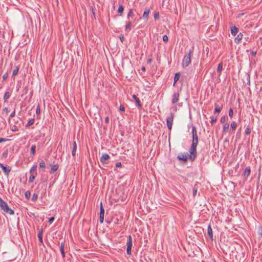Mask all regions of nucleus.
I'll use <instances>...</instances> for the list:
<instances>
[{"label": "nucleus", "mask_w": 262, "mask_h": 262, "mask_svg": "<svg viewBox=\"0 0 262 262\" xmlns=\"http://www.w3.org/2000/svg\"><path fill=\"white\" fill-rule=\"evenodd\" d=\"M7 75H3V79H5L6 78H7Z\"/></svg>", "instance_id": "0e129e2a"}, {"label": "nucleus", "mask_w": 262, "mask_h": 262, "mask_svg": "<svg viewBox=\"0 0 262 262\" xmlns=\"http://www.w3.org/2000/svg\"><path fill=\"white\" fill-rule=\"evenodd\" d=\"M229 124L227 123H225L223 126V131H226V130L228 129Z\"/></svg>", "instance_id": "37998d69"}, {"label": "nucleus", "mask_w": 262, "mask_h": 262, "mask_svg": "<svg viewBox=\"0 0 262 262\" xmlns=\"http://www.w3.org/2000/svg\"><path fill=\"white\" fill-rule=\"evenodd\" d=\"M110 156L107 154H103L100 159V162L103 164H106V161L110 159Z\"/></svg>", "instance_id": "6e6552de"}, {"label": "nucleus", "mask_w": 262, "mask_h": 262, "mask_svg": "<svg viewBox=\"0 0 262 262\" xmlns=\"http://www.w3.org/2000/svg\"><path fill=\"white\" fill-rule=\"evenodd\" d=\"M38 198V195L37 193H34L32 197V201L34 202H36Z\"/></svg>", "instance_id": "c756f323"}, {"label": "nucleus", "mask_w": 262, "mask_h": 262, "mask_svg": "<svg viewBox=\"0 0 262 262\" xmlns=\"http://www.w3.org/2000/svg\"><path fill=\"white\" fill-rule=\"evenodd\" d=\"M177 159L179 160H182L184 162H186L188 159V156L186 155L181 153L178 155Z\"/></svg>", "instance_id": "9b49d317"}, {"label": "nucleus", "mask_w": 262, "mask_h": 262, "mask_svg": "<svg viewBox=\"0 0 262 262\" xmlns=\"http://www.w3.org/2000/svg\"><path fill=\"white\" fill-rule=\"evenodd\" d=\"M40 108L39 105L38 104L36 109V114L37 115H39V114H40Z\"/></svg>", "instance_id": "de8ad7c7"}, {"label": "nucleus", "mask_w": 262, "mask_h": 262, "mask_svg": "<svg viewBox=\"0 0 262 262\" xmlns=\"http://www.w3.org/2000/svg\"><path fill=\"white\" fill-rule=\"evenodd\" d=\"M236 123L235 122H232L231 123V128H232V129L233 130H235L236 129Z\"/></svg>", "instance_id": "473e14b6"}, {"label": "nucleus", "mask_w": 262, "mask_h": 262, "mask_svg": "<svg viewBox=\"0 0 262 262\" xmlns=\"http://www.w3.org/2000/svg\"><path fill=\"white\" fill-rule=\"evenodd\" d=\"M168 36L166 35H164L163 36V41L167 42L168 41Z\"/></svg>", "instance_id": "09e8293b"}, {"label": "nucleus", "mask_w": 262, "mask_h": 262, "mask_svg": "<svg viewBox=\"0 0 262 262\" xmlns=\"http://www.w3.org/2000/svg\"><path fill=\"white\" fill-rule=\"evenodd\" d=\"M151 61H152L151 58H149V59H148L147 60V63H150V62H151Z\"/></svg>", "instance_id": "052dcab7"}, {"label": "nucleus", "mask_w": 262, "mask_h": 262, "mask_svg": "<svg viewBox=\"0 0 262 262\" xmlns=\"http://www.w3.org/2000/svg\"><path fill=\"white\" fill-rule=\"evenodd\" d=\"M245 40L246 42H245L244 43V45L246 44L247 42H250L251 41V38L247 36V37H245Z\"/></svg>", "instance_id": "49530a36"}, {"label": "nucleus", "mask_w": 262, "mask_h": 262, "mask_svg": "<svg viewBox=\"0 0 262 262\" xmlns=\"http://www.w3.org/2000/svg\"><path fill=\"white\" fill-rule=\"evenodd\" d=\"M8 140H9V139H7L6 138H0V143L3 142H6Z\"/></svg>", "instance_id": "3c124183"}, {"label": "nucleus", "mask_w": 262, "mask_h": 262, "mask_svg": "<svg viewBox=\"0 0 262 262\" xmlns=\"http://www.w3.org/2000/svg\"><path fill=\"white\" fill-rule=\"evenodd\" d=\"M180 97V93L178 92H174L172 96L171 103L172 104L177 103Z\"/></svg>", "instance_id": "39448f33"}, {"label": "nucleus", "mask_w": 262, "mask_h": 262, "mask_svg": "<svg viewBox=\"0 0 262 262\" xmlns=\"http://www.w3.org/2000/svg\"><path fill=\"white\" fill-rule=\"evenodd\" d=\"M223 69V63L222 62L218 64L217 68V72L219 73H220Z\"/></svg>", "instance_id": "bb28decb"}, {"label": "nucleus", "mask_w": 262, "mask_h": 262, "mask_svg": "<svg viewBox=\"0 0 262 262\" xmlns=\"http://www.w3.org/2000/svg\"><path fill=\"white\" fill-rule=\"evenodd\" d=\"M249 129L247 128L245 130V131H249Z\"/></svg>", "instance_id": "774afa93"}, {"label": "nucleus", "mask_w": 262, "mask_h": 262, "mask_svg": "<svg viewBox=\"0 0 262 262\" xmlns=\"http://www.w3.org/2000/svg\"><path fill=\"white\" fill-rule=\"evenodd\" d=\"M234 114L233 110L230 108L229 111V116L230 118H232Z\"/></svg>", "instance_id": "4c0bfd02"}, {"label": "nucleus", "mask_w": 262, "mask_h": 262, "mask_svg": "<svg viewBox=\"0 0 262 262\" xmlns=\"http://www.w3.org/2000/svg\"><path fill=\"white\" fill-rule=\"evenodd\" d=\"M54 217L53 216L51 217L49 220V222L50 223V224H52L53 223V222L54 221Z\"/></svg>", "instance_id": "603ef678"}, {"label": "nucleus", "mask_w": 262, "mask_h": 262, "mask_svg": "<svg viewBox=\"0 0 262 262\" xmlns=\"http://www.w3.org/2000/svg\"><path fill=\"white\" fill-rule=\"evenodd\" d=\"M60 251L62 255V257L63 258L65 257V252L64 249V243H61L60 246Z\"/></svg>", "instance_id": "a211bd4d"}, {"label": "nucleus", "mask_w": 262, "mask_h": 262, "mask_svg": "<svg viewBox=\"0 0 262 262\" xmlns=\"http://www.w3.org/2000/svg\"><path fill=\"white\" fill-rule=\"evenodd\" d=\"M226 117L225 116H222L220 119V122L222 123H224L226 122Z\"/></svg>", "instance_id": "c03bdc74"}, {"label": "nucleus", "mask_w": 262, "mask_h": 262, "mask_svg": "<svg viewBox=\"0 0 262 262\" xmlns=\"http://www.w3.org/2000/svg\"><path fill=\"white\" fill-rule=\"evenodd\" d=\"M34 119H31L28 121L26 126H29L32 125L34 123Z\"/></svg>", "instance_id": "c9c22d12"}, {"label": "nucleus", "mask_w": 262, "mask_h": 262, "mask_svg": "<svg viewBox=\"0 0 262 262\" xmlns=\"http://www.w3.org/2000/svg\"><path fill=\"white\" fill-rule=\"evenodd\" d=\"M192 131H196V128L195 127V126H193L192 125Z\"/></svg>", "instance_id": "680f3d73"}, {"label": "nucleus", "mask_w": 262, "mask_h": 262, "mask_svg": "<svg viewBox=\"0 0 262 262\" xmlns=\"http://www.w3.org/2000/svg\"><path fill=\"white\" fill-rule=\"evenodd\" d=\"M115 165H116V167H119L121 166L122 164H121V162H117V163H116Z\"/></svg>", "instance_id": "5fc2aeb1"}, {"label": "nucleus", "mask_w": 262, "mask_h": 262, "mask_svg": "<svg viewBox=\"0 0 262 262\" xmlns=\"http://www.w3.org/2000/svg\"><path fill=\"white\" fill-rule=\"evenodd\" d=\"M36 146L35 145H32L31 147V153L32 155H34L35 153Z\"/></svg>", "instance_id": "7c9ffc66"}, {"label": "nucleus", "mask_w": 262, "mask_h": 262, "mask_svg": "<svg viewBox=\"0 0 262 262\" xmlns=\"http://www.w3.org/2000/svg\"><path fill=\"white\" fill-rule=\"evenodd\" d=\"M18 70H19V68L18 67H17L16 68V69L13 70V73H12V76H14L18 74Z\"/></svg>", "instance_id": "e433bc0d"}, {"label": "nucleus", "mask_w": 262, "mask_h": 262, "mask_svg": "<svg viewBox=\"0 0 262 262\" xmlns=\"http://www.w3.org/2000/svg\"><path fill=\"white\" fill-rule=\"evenodd\" d=\"M0 167L2 169L3 172L6 176H8L11 171V168L9 166H4L3 164L0 163Z\"/></svg>", "instance_id": "0eeeda50"}, {"label": "nucleus", "mask_w": 262, "mask_h": 262, "mask_svg": "<svg viewBox=\"0 0 262 262\" xmlns=\"http://www.w3.org/2000/svg\"><path fill=\"white\" fill-rule=\"evenodd\" d=\"M134 16V12L133 9H129L128 13L127 15V18L129 19L130 17H132Z\"/></svg>", "instance_id": "a878e982"}, {"label": "nucleus", "mask_w": 262, "mask_h": 262, "mask_svg": "<svg viewBox=\"0 0 262 262\" xmlns=\"http://www.w3.org/2000/svg\"><path fill=\"white\" fill-rule=\"evenodd\" d=\"M119 39L121 40V41L122 42L124 40V37L123 34H120L119 35Z\"/></svg>", "instance_id": "8fccbe9b"}, {"label": "nucleus", "mask_w": 262, "mask_h": 262, "mask_svg": "<svg viewBox=\"0 0 262 262\" xmlns=\"http://www.w3.org/2000/svg\"><path fill=\"white\" fill-rule=\"evenodd\" d=\"M119 111L120 112H125V107L123 104H120L119 106Z\"/></svg>", "instance_id": "79ce46f5"}, {"label": "nucleus", "mask_w": 262, "mask_h": 262, "mask_svg": "<svg viewBox=\"0 0 262 262\" xmlns=\"http://www.w3.org/2000/svg\"><path fill=\"white\" fill-rule=\"evenodd\" d=\"M190 154L189 155L188 158L190 161H193L196 157V146L191 145L189 150Z\"/></svg>", "instance_id": "f03ea898"}, {"label": "nucleus", "mask_w": 262, "mask_h": 262, "mask_svg": "<svg viewBox=\"0 0 262 262\" xmlns=\"http://www.w3.org/2000/svg\"><path fill=\"white\" fill-rule=\"evenodd\" d=\"M182 103H178V104H177V105H178V106H182Z\"/></svg>", "instance_id": "69168bd1"}, {"label": "nucleus", "mask_w": 262, "mask_h": 262, "mask_svg": "<svg viewBox=\"0 0 262 262\" xmlns=\"http://www.w3.org/2000/svg\"><path fill=\"white\" fill-rule=\"evenodd\" d=\"M7 155H8L7 151H5L3 153V157H7Z\"/></svg>", "instance_id": "bf43d9fd"}, {"label": "nucleus", "mask_w": 262, "mask_h": 262, "mask_svg": "<svg viewBox=\"0 0 262 262\" xmlns=\"http://www.w3.org/2000/svg\"><path fill=\"white\" fill-rule=\"evenodd\" d=\"M193 53V47L190 49L188 54H186L183 59L182 66L183 68L187 67L191 63V57Z\"/></svg>", "instance_id": "f257e3e1"}, {"label": "nucleus", "mask_w": 262, "mask_h": 262, "mask_svg": "<svg viewBox=\"0 0 262 262\" xmlns=\"http://www.w3.org/2000/svg\"><path fill=\"white\" fill-rule=\"evenodd\" d=\"M3 111L6 112V114H7L9 112V109L8 107H6L3 108Z\"/></svg>", "instance_id": "864d4df0"}, {"label": "nucleus", "mask_w": 262, "mask_h": 262, "mask_svg": "<svg viewBox=\"0 0 262 262\" xmlns=\"http://www.w3.org/2000/svg\"><path fill=\"white\" fill-rule=\"evenodd\" d=\"M256 51H252L251 53V54L252 56H255L256 54Z\"/></svg>", "instance_id": "4d7b16f0"}, {"label": "nucleus", "mask_w": 262, "mask_h": 262, "mask_svg": "<svg viewBox=\"0 0 262 262\" xmlns=\"http://www.w3.org/2000/svg\"><path fill=\"white\" fill-rule=\"evenodd\" d=\"M230 30L232 35L234 36L237 33L238 31V28L235 26H232V27H231Z\"/></svg>", "instance_id": "f3484780"}, {"label": "nucleus", "mask_w": 262, "mask_h": 262, "mask_svg": "<svg viewBox=\"0 0 262 262\" xmlns=\"http://www.w3.org/2000/svg\"><path fill=\"white\" fill-rule=\"evenodd\" d=\"M124 10V7L122 4H119V8L118 9V13L120 14V15L121 16Z\"/></svg>", "instance_id": "4be33fe9"}, {"label": "nucleus", "mask_w": 262, "mask_h": 262, "mask_svg": "<svg viewBox=\"0 0 262 262\" xmlns=\"http://www.w3.org/2000/svg\"><path fill=\"white\" fill-rule=\"evenodd\" d=\"M133 98L135 101L136 106H137L139 109H141L142 104L140 102L139 98L136 95H133Z\"/></svg>", "instance_id": "9d476101"}, {"label": "nucleus", "mask_w": 262, "mask_h": 262, "mask_svg": "<svg viewBox=\"0 0 262 262\" xmlns=\"http://www.w3.org/2000/svg\"><path fill=\"white\" fill-rule=\"evenodd\" d=\"M197 190H198V187H197V185H195L193 187V189H192V193H193V196H195L196 194V193H197Z\"/></svg>", "instance_id": "cd10ccee"}, {"label": "nucleus", "mask_w": 262, "mask_h": 262, "mask_svg": "<svg viewBox=\"0 0 262 262\" xmlns=\"http://www.w3.org/2000/svg\"><path fill=\"white\" fill-rule=\"evenodd\" d=\"M173 113H171L170 116L167 117L166 118V122H167V126L168 129L170 130L172 128V125L173 121Z\"/></svg>", "instance_id": "7ed1b4c3"}, {"label": "nucleus", "mask_w": 262, "mask_h": 262, "mask_svg": "<svg viewBox=\"0 0 262 262\" xmlns=\"http://www.w3.org/2000/svg\"><path fill=\"white\" fill-rule=\"evenodd\" d=\"M127 246L132 247L133 243H132V238L130 235H129L127 237V241L126 243Z\"/></svg>", "instance_id": "412c9836"}, {"label": "nucleus", "mask_w": 262, "mask_h": 262, "mask_svg": "<svg viewBox=\"0 0 262 262\" xmlns=\"http://www.w3.org/2000/svg\"><path fill=\"white\" fill-rule=\"evenodd\" d=\"M10 93L9 92H6L4 96V100L5 102H6L7 100L10 98Z\"/></svg>", "instance_id": "5701e85b"}, {"label": "nucleus", "mask_w": 262, "mask_h": 262, "mask_svg": "<svg viewBox=\"0 0 262 262\" xmlns=\"http://www.w3.org/2000/svg\"><path fill=\"white\" fill-rule=\"evenodd\" d=\"M104 209L102 206V203H100V212H99V221L102 223L104 221Z\"/></svg>", "instance_id": "20e7f679"}, {"label": "nucleus", "mask_w": 262, "mask_h": 262, "mask_svg": "<svg viewBox=\"0 0 262 262\" xmlns=\"http://www.w3.org/2000/svg\"><path fill=\"white\" fill-rule=\"evenodd\" d=\"M105 122L107 124L109 122V117L108 116L105 118Z\"/></svg>", "instance_id": "6e6d98bb"}, {"label": "nucleus", "mask_w": 262, "mask_h": 262, "mask_svg": "<svg viewBox=\"0 0 262 262\" xmlns=\"http://www.w3.org/2000/svg\"><path fill=\"white\" fill-rule=\"evenodd\" d=\"M142 70L143 71H145V68L144 67H142V68H141Z\"/></svg>", "instance_id": "e2e57ef3"}, {"label": "nucleus", "mask_w": 262, "mask_h": 262, "mask_svg": "<svg viewBox=\"0 0 262 262\" xmlns=\"http://www.w3.org/2000/svg\"><path fill=\"white\" fill-rule=\"evenodd\" d=\"M215 108L214 111V114L217 113L219 114L223 108V104H220L217 103H215L214 104Z\"/></svg>", "instance_id": "1a4fd4ad"}, {"label": "nucleus", "mask_w": 262, "mask_h": 262, "mask_svg": "<svg viewBox=\"0 0 262 262\" xmlns=\"http://www.w3.org/2000/svg\"><path fill=\"white\" fill-rule=\"evenodd\" d=\"M51 173L55 172L57 170L58 168V166L57 165H51Z\"/></svg>", "instance_id": "393cba45"}, {"label": "nucleus", "mask_w": 262, "mask_h": 262, "mask_svg": "<svg viewBox=\"0 0 262 262\" xmlns=\"http://www.w3.org/2000/svg\"><path fill=\"white\" fill-rule=\"evenodd\" d=\"M15 111H14L13 112H12L11 113V114L10 115V117L12 118L15 116Z\"/></svg>", "instance_id": "13d9d810"}, {"label": "nucleus", "mask_w": 262, "mask_h": 262, "mask_svg": "<svg viewBox=\"0 0 262 262\" xmlns=\"http://www.w3.org/2000/svg\"><path fill=\"white\" fill-rule=\"evenodd\" d=\"M251 132H246V135H249Z\"/></svg>", "instance_id": "338daca9"}, {"label": "nucleus", "mask_w": 262, "mask_h": 262, "mask_svg": "<svg viewBox=\"0 0 262 262\" xmlns=\"http://www.w3.org/2000/svg\"><path fill=\"white\" fill-rule=\"evenodd\" d=\"M76 150H77V144H76V141H74L73 142V149L72 151V155L73 157H74L75 156Z\"/></svg>", "instance_id": "6ab92c4d"}, {"label": "nucleus", "mask_w": 262, "mask_h": 262, "mask_svg": "<svg viewBox=\"0 0 262 262\" xmlns=\"http://www.w3.org/2000/svg\"><path fill=\"white\" fill-rule=\"evenodd\" d=\"M42 230H41L38 233V237L39 241L40 243H42Z\"/></svg>", "instance_id": "c85d7f7f"}, {"label": "nucleus", "mask_w": 262, "mask_h": 262, "mask_svg": "<svg viewBox=\"0 0 262 262\" xmlns=\"http://www.w3.org/2000/svg\"><path fill=\"white\" fill-rule=\"evenodd\" d=\"M132 247L127 246L126 253L129 255L132 254Z\"/></svg>", "instance_id": "f704fd0d"}, {"label": "nucleus", "mask_w": 262, "mask_h": 262, "mask_svg": "<svg viewBox=\"0 0 262 262\" xmlns=\"http://www.w3.org/2000/svg\"><path fill=\"white\" fill-rule=\"evenodd\" d=\"M217 120V117H213L212 116L211 117V123L212 125H213L214 123H215Z\"/></svg>", "instance_id": "72a5a7b5"}, {"label": "nucleus", "mask_w": 262, "mask_h": 262, "mask_svg": "<svg viewBox=\"0 0 262 262\" xmlns=\"http://www.w3.org/2000/svg\"><path fill=\"white\" fill-rule=\"evenodd\" d=\"M192 141L191 145L197 146L198 143V136L197 132H192Z\"/></svg>", "instance_id": "423d86ee"}, {"label": "nucleus", "mask_w": 262, "mask_h": 262, "mask_svg": "<svg viewBox=\"0 0 262 262\" xmlns=\"http://www.w3.org/2000/svg\"><path fill=\"white\" fill-rule=\"evenodd\" d=\"M207 234H208V236L209 237V238L211 240H213V231H212V229L211 228L210 224H209L207 227Z\"/></svg>", "instance_id": "f8f14e48"}, {"label": "nucleus", "mask_w": 262, "mask_h": 262, "mask_svg": "<svg viewBox=\"0 0 262 262\" xmlns=\"http://www.w3.org/2000/svg\"><path fill=\"white\" fill-rule=\"evenodd\" d=\"M180 77V73H177L175 74L174 77V84L179 80Z\"/></svg>", "instance_id": "b1692460"}, {"label": "nucleus", "mask_w": 262, "mask_h": 262, "mask_svg": "<svg viewBox=\"0 0 262 262\" xmlns=\"http://www.w3.org/2000/svg\"><path fill=\"white\" fill-rule=\"evenodd\" d=\"M132 26V23L131 21L129 20L126 21V25L125 26V31L127 32L130 31V30H131Z\"/></svg>", "instance_id": "ddd939ff"}, {"label": "nucleus", "mask_w": 262, "mask_h": 262, "mask_svg": "<svg viewBox=\"0 0 262 262\" xmlns=\"http://www.w3.org/2000/svg\"><path fill=\"white\" fill-rule=\"evenodd\" d=\"M149 12H150L149 8L148 7H146L144 9V13L143 14V18L147 19L148 18V15H149Z\"/></svg>", "instance_id": "2eb2a0df"}, {"label": "nucleus", "mask_w": 262, "mask_h": 262, "mask_svg": "<svg viewBox=\"0 0 262 262\" xmlns=\"http://www.w3.org/2000/svg\"><path fill=\"white\" fill-rule=\"evenodd\" d=\"M31 194L29 191H27L25 192V196L26 199H29L30 197Z\"/></svg>", "instance_id": "a19ab883"}, {"label": "nucleus", "mask_w": 262, "mask_h": 262, "mask_svg": "<svg viewBox=\"0 0 262 262\" xmlns=\"http://www.w3.org/2000/svg\"><path fill=\"white\" fill-rule=\"evenodd\" d=\"M36 168H37V165H36V164L33 165L31 167V169H30V174H32V173L34 174V173H35V174H37V173L36 172Z\"/></svg>", "instance_id": "aec40b11"}, {"label": "nucleus", "mask_w": 262, "mask_h": 262, "mask_svg": "<svg viewBox=\"0 0 262 262\" xmlns=\"http://www.w3.org/2000/svg\"><path fill=\"white\" fill-rule=\"evenodd\" d=\"M258 234L262 237V227H259L258 229Z\"/></svg>", "instance_id": "a18cd8bd"}, {"label": "nucleus", "mask_w": 262, "mask_h": 262, "mask_svg": "<svg viewBox=\"0 0 262 262\" xmlns=\"http://www.w3.org/2000/svg\"><path fill=\"white\" fill-rule=\"evenodd\" d=\"M154 17L155 20H157L159 18V12H155L154 15Z\"/></svg>", "instance_id": "58836bf2"}, {"label": "nucleus", "mask_w": 262, "mask_h": 262, "mask_svg": "<svg viewBox=\"0 0 262 262\" xmlns=\"http://www.w3.org/2000/svg\"><path fill=\"white\" fill-rule=\"evenodd\" d=\"M243 38V34L242 33H239L234 39L235 42L237 44H238Z\"/></svg>", "instance_id": "4468645a"}, {"label": "nucleus", "mask_w": 262, "mask_h": 262, "mask_svg": "<svg viewBox=\"0 0 262 262\" xmlns=\"http://www.w3.org/2000/svg\"><path fill=\"white\" fill-rule=\"evenodd\" d=\"M35 178V176L33 173L31 174V176L29 177V181L31 183L33 182Z\"/></svg>", "instance_id": "2f4dec72"}, {"label": "nucleus", "mask_w": 262, "mask_h": 262, "mask_svg": "<svg viewBox=\"0 0 262 262\" xmlns=\"http://www.w3.org/2000/svg\"><path fill=\"white\" fill-rule=\"evenodd\" d=\"M39 165L40 168H45L46 167L45 162L42 160L40 162Z\"/></svg>", "instance_id": "ea45409f"}, {"label": "nucleus", "mask_w": 262, "mask_h": 262, "mask_svg": "<svg viewBox=\"0 0 262 262\" xmlns=\"http://www.w3.org/2000/svg\"><path fill=\"white\" fill-rule=\"evenodd\" d=\"M251 169L250 167H247L245 169L244 176L247 178L250 174Z\"/></svg>", "instance_id": "dca6fc26"}]
</instances>
